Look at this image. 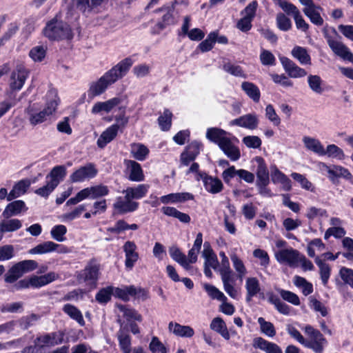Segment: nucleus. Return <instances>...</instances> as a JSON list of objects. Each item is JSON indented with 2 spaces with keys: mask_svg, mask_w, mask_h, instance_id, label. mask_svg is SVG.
<instances>
[{
  "mask_svg": "<svg viewBox=\"0 0 353 353\" xmlns=\"http://www.w3.org/2000/svg\"><path fill=\"white\" fill-rule=\"evenodd\" d=\"M22 276L19 268L14 264L4 275V281L8 283H13Z\"/></svg>",
  "mask_w": 353,
  "mask_h": 353,
  "instance_id": "obj_57",
  "label": "nucleus"
},
{
  "mask_svg": "<svg viewBox=\"0 0 353 353\" xmlns=\"http://www.w3.org/2000/svg\"><path fill=\"white\" fill-rule=\"evenodd\" d=\"M316 264L319 268V274L323 285H327L331 274V268L330 265L323 261L320 256L315 257Z\"/></svg>",
  "mask_w": 353,
  "mask_h": 353,
  "instance_id": "obj_36",
  "label": "nucleus"
},
{
  "mask_svg": "<svg viewBox=\"0 0 353 353\" xmlns=\"http://www.w3.org/2000/svg\"><path fill=\"white\" fill-rule=\"evenodd\" d=\"M172 117L173 114L172 112L169 109L165 108L163 114L158 117V123L162 131H168L170 130Z\"/></svg>",
  "mask_w": 353,
  "mask_h": 353,
  "instance_id": "obj_42",
  "label": "nucleus"
},
{
  "mask_svg": "<svg viewBox=\"0 0 353 353\" xmlns=\"http://www.w3.org/2000/svg\"><path fill=\"white\" fill-rule=\"evenodd\" d=\"M216 37L213 34L210 32L206 39L202 41L196 47V50H200L201 52H207L210 51L214 46Z\"/></svg>",
  "mask_w": 353,
  "mask_h": 353,
  "instance_id": "obj_53",
  "label": "nucleus"
},
{
  "mask_svg": "<svg viewBox=\"0 0 353 353\" xmlns=\"http://www.w3.org/2000/svg\"><path fill=\"white\" fill-rule=\"evenodd\" d=\"M42 32L51 41L72 40L74 37L70 25L58 19L57 15L46 23Z\"/></svg>",
  "mask_w": 353,
  "mask_h": 353,
  "instance_id": "obj_3",
  "label": "nucleus"
},
{
  "mask_svg": "<svg viewBox=\"0 0 353 353\" xmlns=\"http://www.w3.org/2000/svg\"><path fill=\"white\" fill-rule=\"evenodd\" d=\"M300 253L292 248L282 249L275 254L276 260L280 263L288 264L290 267H295L298 265Z\"/></svg>",
  "mask_w": 353,
  "mask_h": 353,
  "instance_id": "obj_11",
  "label": "nucleus"
},
{
  "mask_svg": "<svg viewBox=\"0 0 353 353\" xmlns=\"http://www.w3.org/2000/svg\"><path fill=\"white\" fill-rule=\"evenodd\" d=\"M310 88L317 94H322L323 89L321 87L322 79L319 75L310 74L307 77Z\"/></svg>",
  "mask_w": 353,
  "mask_h": 353,
  "instance_id": "obj_54",
  "label": "nucleus"
},
{
  "mask_svg": "<svg viewBox=\"0 0 353 353\" xmlns=\"http://www.w3.org/2000/svg\"><path fill=\"white\" fill-rule=\"evenodd\" d=\"M326 170L329 174V177L332 181H334L335 178L343 177L347 179L352 178L351 173L345 168L341 166H334L333 168L326 167Z\"/></svg>",
  "mask_w": 353,
  "mask_h": 353,
  "instance_id": "obj_43",
  "label": "nucleus"
},
{
  "mask_svg": "<svg viewBox=\"0 0 353 353\" xmlns=\"http://www.w3.org/2000/svg\"><path fill=\"white\" fill-rule=\"evenodd\" d=\"M65 333L63 331L53 332L37 336L35 343L41 349L50 347L61 344L64 340Z\"/></svg>",
  "mask_w": 353,
  "mask_h": 353,
  "instance_id": "obj_8",
  "label": "nucleus"
},
{
  "mask_svg": "<svg viewBox=\"0 0 353 353\" xmlns=\"http://www.w3.org/2000/svg\"><path fill=\"white\" fill-rule=\"evenodd\" d=\"M323 35L327 43L333 52L345 60H347L353 64V54L349 48L342 42L334 39V37L329 34L325 28L323 30Z\"/></svg>",
  "mask_w": 353,
  "mask_h": 353,
  "instance_id": "obj_6",
  "label": "nucleus"
},
{
  "mask_svg": "<svg viewBox=\"0 0 353 353\" xmlns=\"http://www.w3.org/2000/svg\"><path fill=\"white\" fill-rule=\"evenodd\" d=\"M231 124L250 130H254L258 126L259 120L255 114H247L232 120Z\"/></svg>",
  "mask_w": 353,
  "mask_h": 353,
  "instance_id": "obj_19",
  "label": "nucleus"
},
{
  "mask_svg": "<svg viewBox=\"0 0 353 353\" xmlns=\"http://www.w3.org/2000/svg\"><path fill=\"white\" fill-rule=\"evenodd\" d=\"M59 277V274L54 272L41 276H32L30 277V284L32 287L39 288L52 283Z\"/></svg>",
  "mask_w": 353,
  "mask_h": 353,
  "instance_id": "obj_21",
  "label": "nucleus"
},
{
  "mask_svg": "<svg viewBox=\"0 0 353 353\" xmlns=\"http://www.w3.org/2000/svg\"><path fill=\"white\" fill-rule=\"evenodd\" d=\"M29 75V70L22 64L16 66L15 70L11 74L10 88L12 90H20L23 86Z\"/></svg>",
  "mask_w": 353,
  "mask_h": 353,
  "instance_id": "obj_9",
  "label": "nucleus"
},
{
  "mask_svg": "<svg viewBox=\"0 0 353 353\" xmlns=\"http://www.w3.org/2000/svg\"><path fill=\"white\" fill-rule=\"evenodd\" d=\"M245 288L246 290L245 299L247 302L251 301L252 299L260 293L261 290L259 281L256 277L247 278Z\"/></svg>",
  "mask_w": 353,
  "mask_h": 353,
  "instance_id": "obj_25",
  "label": "nucleus"
},
{
  "mask_svg": "<svg viewBox=\"0 0 353 353\" xmlns=\"http://www.w3.org/2000/svg\"><path fill=\"white\" fill-rule=\"evenodd\" d=\"M169 253L171 258L179 263L185 270H189L190 265L188 264L187 256L176 246L170 247Z\"/></svg>",
  "mask_w": 353,
  "mask_h": 353,
  "instance_id": "obj_39",
  "label": "nucleus"
},
{
  "mask_svg": "<svg viewBox=\"0 0 353 353\" xmlns=\"http://www.w3.org/2000/svg\"><path fill=\"white\" fill-rule=\"evenodd\" d=\"M21 226V221L17 219L3 220L0 222V232L1 233L14 232Z\"/></svg>",
  "mask_w": 353,
  "mask_h": 353,
  "instance_id": "obj_40",
  "label": "nucleus"
},
{
  "mask_svg": "<svg viewBox=\"0 0 353 353\" xmlns=\"http://www.w3.org/2000/svg\"><path fill=\"white\" fill-rule=\"evenodd\" d=\"M27 114L29 117L30 123L32 125H37L47 121L50 117L43 110L37 112L33 108L27 109Z\"/></svg>",
  "mask_w": 353,
  "mask_h": 353,
  "instance_id": "obj_33",
  "label": "nucleus"
},
{
  "mask_svg": "<svg viewBox=\"0 0 353 353\" xmlns=\"http://www.w3.org/2000/svg\"><path fill=\"white\" fill-rule=\"evenodd\" d=\"M210 327L213 331L219 333L225 340L230 338V333L224 321L221 317H215L210 323Z\"/></svg>",
  "mask_w": 353,
  "mask_h": 353,
  "instance_id": "obj_31",
  "label": "nucleus"
},
{
  "mask_svg": "<svg viewBox=\"0 0 353 353\" xmlns=\"http://www.w3.org/2000/svg\"><path fill=\"white\" fill-rule=\"evenodd\" d=\"M100 274V265L94 260L90 261L83 270L77 274L79 283H86L88 285L94 286Z\"/></svg>",
  "mask_w": 353,
  "mask_h": 353,
  "instance_id": "obj_5",
  "label": "nucleus"
},
{
  "mask_svg": "<svg viewBox=\"0 0 353 353\" xmlns=\"http://www.w3.org/2000/svg\"><path fill=\"white\" fill-rule=\"evenodd\" d=\"M269 302L273 304L278 312L284 315H288L290 313V307L284 302L281 301L279 298L274 295H270Z\"/></svg>",
  "mask_w": 353,
  "mask_h": 353,
  "instance_id": "obj_48",
  "label": "nucleus"
},
{
  "mask_svg": "<svg viewBox=\"0 0 353 353\" xmlns=\"http://www.w3.org/2000/svg\"><path fill=\"white\" fill-rule=\"evenodd\" d=\"M56 246V243L53 241H44L29 250L28 253L30 254H45L54 252V247Z\"/></svg>",
  "mask_w": 353,
  "mask_h": 353,
  "instance_id": "obj_38",
  "label": "nucleus"
},
{
  "mask_svg": "<svg viewBox=\"0 0 353 353\" xmlns=\"http://www.w3.org/2000/svg\"><path fill=\"white\" fill-rule=\"evenodd\" d=\"M253 347L260 349L266 353H283L282 350L279 345L262 337H256L253 340Z\"/></svg>",
  "mask_w": 353,
  "mask_h": 353,
  "instance_id": "obj_20",
  "label": "nucleus"
},
{
  "mask_svg": "<svg viewBox=\"0 0 353 353\" xmlns=\"http://www.w3.org/2000/svg\"><path fill=\"white\" fill-rule=\"evenodd\" d=\"M255 159L256 163H258V167L256 169V184H264V183H270L269 172L267 170V167L264 163L263 158H261V157H257Z\"/></svg>",
  "mask_w": 353,
  "mask_h": 353,
  "instance_id": "obj_32",
  "label": "nucleus"
},
{
  "mask_svg": "<svg viewBox=\"0 0 353 353\" xmlns=\"http://www.w3.org/2000/svg\"><path fill=\"white\" fill-rule=\"evenodd\" d=\"M168 329L170 332L179 337L190 338L194 334V330L190 326L183 325L173 321L169 323Z\"/></svg>",
  "mask_w": 353,
  "mask_h": 353,
  "instance_id": "obj_18",
  "label": "nucleus"
},
{
  "mask_svg": "<svg viewBox=\"0 0 353 353\" xmlns=\"http://www.w3.org/2000/svg\"><path fill=\"white\" fill-rule=\"evenodd\" d=\"M303 142L305 147L312 152L318 154H321V153L323 152V146L318 139L305 137L303 138Z\"/></svg>",
  "mask_w": 353,
  "mask_h": 353,
  "instance_id": "obj_49",
  "label": "nucleus"
},
{
  "mask_svg": "<svg viewBox=\"0 0 353 353\" xmlns=\"http://www.w3.org/2000/svg\"><path fill=\"white\" fill-rule=\"evenodd\" d=\"M46 50L43 46L33 47L29 52V56L34 61L41 62L46 55Z\"/></svg>",
  "mask_w": 353,
  "mask_h": 353,
  "instance_id": "obj_58",
  "label": "nucleus"
},
{
  "mask_svg": "<svg viewBox=\"0 0 353 353\" xmlns=\"http://www.w3.org/2000/svg\"><path fill=\"white\" fill-rule=\"evenodd\" d=\"M112 295L125 301H129L130 296H134L142 300L147 299L146 292L134 285L124 286L123 288L112 287Z\"/></svg>",
  "mask_w": 353,
  "mask_h": 353,
  "instance_id": "obj_7",
  "label": "nucleus"
},
{
  "mask_svg": "<svg viewBox=\"0 0 353 353\" xmlns=\"http://www.w3.org/2000/svg\"><path fill=\"white\" fill-rule=\"evenodd\" d=\"M125 164L129 172V179L132 181H141L144 179V175L141 165L134 161L125 160Z\"/></svg>",
  "mask_w": 353,
  "mask_h": 353,
  "instance_id": "obj_23",
  "label": "nucleus"
},
{
  "mask_svg": "<svg viewBox=\"0 0 353 353\" xmlns=\"http://www.w3.org/2000/svg\"><path fill=\"white\" fill-rule=\"evenodd\" d=\"M206 139L217 145L224 154H241L237 146L239 139L225 130L217 128H208L205 133Z\"/></svg>",
  "mask_w": 353,
  "mask_h": 353,
  "instance_id": "obj_2",
  "label": "nucleus"
},
{
  "mask_svg": "<svg viewBox=\"0 0 353 353\" xmlns=\"http://www.w3.org/2000/svg\"><path fill=\"white\" fill-rule=\"evenodd\" d=\"M122 99L120 97H113L105 101H99L94 104L91 112L93 114H98L102 112L108 113L114 108L121 104Z\"/></svg>",
  "mask_w": 353,
  "mask_h": 353,
  "instance_id": "obj_14",
  "label": "nucleus"
},
{
  "mask_svg": "<svg viewBox=\"0 0 353 353\" xmlns=\"http://www.w3.org/2000/svg\"><path fill=\"white\" fill-rule=\"evenodd\" d=\"M203 182L205 190L212 194H217L223 189V183L218 178L205 175Z\"/></svg>",
  "mask_w": 353,
  "mask_h": 353,
  "instance_id": "obj_30",
  "label": "nucleus"
},
{
  "mask_svg": "<svg viewBox=\"0 0 353 353\" xmlns=\"http://www.w3.org/2000/svg\"><path fill=\"white\" fill-rule=\"evenodd\" d=\"M15 264L19 268L22 275L34 270L38 266L37 262L34 260H23Z\"/></svg>",
  "mask_w": 353,
  "mask_h": 353,
  "instance_id": "obj_63",
  "label": "nucleus"
},
{
  "mask_svg": "<svg viewBox=\"0 0 353 353\" xmlns=\"http://www.w3.org/2000/svg\"><path fill=\"white\" fill-rule=\"evenodd\" d=\"M28 208L22 200H17L8 204L5 208L1 216L4 219H9L12 216L19 214L23 212H26Z\"/></svg>",
  "mask_w": 353,
  "mask_h": 353,
  "instance_id": "obj_17",
  "label": "nucleus"
},
{
  "mask_svg": "<svg viewBox=\"0 0 353 353\" xmlns=\"http://www.w3.org/2000/svg\"><path fill=\"white\" fill-rule=\"evenodd\" d=\"M276 291L283 300L294 305H300L299 298L295 293L281 288L276 289Z\"/></svg>",
  "mask_w": 353,
  "mask_h": 353,
  "instance_id": "obj_60",
  "label": "nucleus"
},
{
  "mask_svg": "<svg viewBox=\"0 0 353 353\" xmlns=\"http://www.w3.org/2000/svg\"><path fill=\"white\" fill-rule=\"evenodd\" d=\"M257 321L260 325L261 332L263 334L268 337H273L276 335L274 326L271 322L266 321L263 317H259Z\"/></svg>",
  "mask_w": 353,
  "mask_h": 353,
  "instance_id": "obj_47",
  "label": "nucleus"
},
{
  "mask_svg": "<svg viewBox=\"0 0 353 353\" xmlns=\"http://www.w3.org/2000/svg\"><path fill=\"white\" fill-rule=\"evenodd\" d=\"M307 338L304 339L303 345L312 350L315 353H323L327 340L320 331L307 325L303 328Z\"/></svg>",
  "mask_w": 353,
  "mask_h": 353,
  "instance_id": "obj_4",
  "label": "nucleus"
},
{
  "mask_svg": "<svg viewBox=\"0 0 353 353\" xmlns=\"http://www.w3.org/2000/svg\"><path fill=\"white\" fill-rule=\"evenodd\" d=\"M119 130V124H112L108 127L101 135L97 141L98 145L103 147L112 141L117 135Z\"/></svg>",
  "mask_w": 353,
  "mask_h": 353,
  "instance_id": "obj_29",
  "label": "nucleus"
},
{
  "mask_svg": "<svg viewBox=\"0 0 353 353\" xmlns=\"http://www.w3.org/2000/svg\"><path fill=\"white\" fill-rule=\"evenodd\" d=\"M132 65V59L126 57L105 72L97 81L91 82L87 91L88 99L92 100L103 94L110 85L125 77Z\"/></svg>",
  "mask_w": 353,
  "mask_h": 353,
  "instance_id": "obj_1",
  "label": "nucleus"
},
{
  "mask_svg": "<svg viewBox=\"0 0 353 353\" xmlns=\"http://www.w3.org/2000/svg\"><path fill=\"white\" fill-rule=\"evenodd\" d=\"M46 97L47 100L43 110L48 113L49 116H51L57 111L58 105L60 103V99L55 90H49Z\"/></svg>",
  "mask_w": 353,
  "mask_h": 353,
  "instance_id": "obj_22",
  "label": "nucleus"
},
{
  "mask_svg": "<svg viewBox=\"0 0 353 353\" xmlns=\"http://www.w3.org/2000/svg\"><path fill=\"white\" fill-rule=\"evenodd\" d=\"M241 88L254 102L258 103L261 97V92L258 86L254 83L248 81H244L241 84Z\"/></svg>",
  "mask_w": 353,
  "mask_h": 353,
  "instance_id": "obj_37",
  "label": "nucleus"
},
{
  "mask_svg": "<svg viewBox=\"0 0 353 353\" xmlns=\"http://www.w3.org/2000/svg\"><path fill=\"white\" fill-rule=\"evenodd\" d=\"M85 210V205H79V206L75 208L72 212L62 214L61 216V219L63 222L72 221L79 218L80 215L82 214V212Z\"/></svg>",
  "mask_w": 353,
  "mask_h": 353,
  "instance_id": "obj_56",
  "label": "nucleus"
},
{
  "mask_svg": "<svg viewBox=\"0 0 353 353\" xmlns=\"http://www.w3.org/2000/svg\"><path fill=\"white\" fill-rule=\"evenodd\" d=\"M23 303L21 301L3 304L0 307L2 313H21L23 311Z\"/></svg>",
  "mask_w": 353,
  "mask_h": 353,
  "instance_id": "obj_51",
  "label": "nucleus"
},
{
  "mask_svg": "<svg viewBox=\"0 0 353 353\" xmlns=\"http://www.w3.org/2000/svg\"><path fill=\"white\" fill-rule=\"evenodd\" d=\"M125 253V266L131 270L139 259V253L137 252V247L134 242L131 241H126L123 245Z\"/></svg>",
  "mask_w": 353,
  "mask_h": 353,
  "instance_id": "obj_12",
  "label": "nucleus"
},
{
  "mask_svg": "<svg viewBox=\"0 0 353 353\" xmlns=\"http://www.w3.org/2000/svg\"><path fill=\"white\" fill-rule=\"evenodd\" d=\"M316 9L317 8L303 9V12L313 24L321 26L323 24L324 21Z\"/></svg>",
  "mask_w": 353,
  "mask_h": 353,
  "instance_id": "obj_59",
  "label": "nucleus"
},
{
  "mask_svg": "<svg viewBox=\"0 0 353 353\" xmlns=\"http://www.w3.org/2000/svg\"><path fill=\"white\" fill-rule=\"evenodd\" d=\"M139 207V203L132 201L127 194L124 196H118L113 204L114 210L121 214L132 212Z\"/></svg>",
  "mask_w": 353,
  "mask_h": 353,
  "instance_id": "obj_10",
  "label": "nucleus"
},
{
  "mask_svg": "<svg viewBox=\"0 0 353 353\" xmlns=\"http://www.w3.org/2000/svg\"><path fill=\"white\" fill-rule=\"evenodd\" d=\"M193 199L194 196L189 192L170 193L159 198L160 202L163 204H176Z\"/></svg>",
  "mask_w": 353,
  "mask_h": 353,
  "instance_id": "obj_16",
  "label": "nucleus"
},
{
  "mask_svg": "<svg viewBox=\"0 0 353 353\" xmlns=\"http://www.w3.org/2000/svg\"><path fill=\"white\" fill-rule=\"evenodd\" d=\"M174 15L170 10H168L161 17L155 26L152 27L150 33L157 35L163 30L167 26L174 23Z\"/></svg>",
  "mask_w": 353,
  "mask_h": 353,
  "instance_id": "obj_24",
  "label": "nucleus"
},
{
  "mask_svg": "<svg viewBox=\"0 0 353 353\" xmlns=\"http://www.w3.org/2000/svg\"><path fill=\"white\" fill-rule=\"evenodd\" d=\"M161 212L165 215L174 217L184 223H188L191 220L190 216L188 214L181 212L173 207L164 206L161 208Z\"/></svg>",
  "mask_w": 353,
  "mask_h": 353,
  "instance_id": "obj_34",
  "label": "nucleus"
},
{
  "mask_svg": "<svg viewBox=\"0 0 353 353\" xmlns=\"http://www.w3.org/2000/svg\"><path fill=\"white\" fill-rule=\"evenodd\" d=\"M230 259L233 268L237 273L238 278L241 281L247 274V269L243 261L236 254H231Z\"/></svg>",
  "mask_w": 353,
  "mask_h": 353,
  "instance_id": "obj_44",
  "label": "nucleus"
},
{
  "mask_svg": "<svg viewBox=\"0 0 353 353\" xmlns=\"http://www.w3.org/2000/svg\"><path fill=\"white\" fill-rule=\"evenodd\" d=\"M97 174V170L90 163L77 170L70 178L73 183L82 182L86 179L94 178Z\"/></svg>",
  "mask_w": 353,
  "mask_h": 353,
  "instance_id": "obj_13",
  "label": "nucleus"
},
{
  "mask_svg": "<svg viewBox=\"0 0 353 353\" xmlns=\"http://www.w3.org/2000/svg\"><path fill=\"white\" fill-rule=\"evenodd\" d=\"M281 64L288 74L292 78H299L303 77L307 74V72L305 69L298 66L294 61L286 57L280 58Z\"/></svg>",
  "mask_w": 353,
  "mask_h": 353,
  "instance_id": "obj_15",
  "label": "nucleus"
},
{
  "mask_svg": "<svg viewBox=\"0 0 353 353\" xmlns=\"http://www.w3.org/2000/svg\"><path fill=\"white\" fill-rule=\"evenodd\" d=\"M63 311L68 314L72 319L76 321L80 325H85L81 312L74 305L71 304H65L63 307Z\"/></svg>",
  "mask_w": 353,
  "mask_h": 353,
  "instance_id": "obj_35",
  "label": "nucleus"
},
{
  "mask_svg": "<svg viewBox=\"0 0 353 353\" xmlns=\"http://www.w3.org/2000/svg\"><path fill=\"white\" fill-rule=\"evenodd\" d=\"M67 228L63 225H57L52 227L50 230V235L53 239L58 242H63L65 240Z\"/></svg>",
  "mask_w": 353,
  "mask_h": 353,
  "instance_id": "obj_52",
  "label": "nucleus"
},
{
  "mask_svg": "<svg viewBox=\"0 0 353 353\" xmlns=\"http://www.w3.org/2000/svg\"><path fill=\"white\" fill-rule=\"evenodd\" d=\"M292 56L297 59L301 64H310L311 58L305 48L300 46L294 47L292 50Z\"/></svg>",
  "mask_w": 353,
  "mask_h": 353,
  "instance_id": "obj_45",
  "label": "nucleus"
},
{
  "mask_svg": "<svg viewBox=\"0 0 353 353\" xmlns=\"http://www.w3.org/2000/svg\"><path fill=\"white\" fill-rule=\"evenodd\" d=\"M117 339L120 350L123 353H130L132 349V338L130 335L125 330L123 327H121L117 332Z\"/></svg>",
  "mask_w": 353,
  "mask_h": 353,
  "instance_id": "obj_27",
  "label": "nucleus"
},
{
  "mask_svg": "<svg viewBox=\"0 0 353 353\" xmlns=\"http://www.w3.org/2000/svg\"><path fill=\"white\" fill-rule=\"evenodd\" d=\"M118 308L128 321L134 320L138 322L142 321V316L134 309L127 307L123 305H118Z\"/></svg>",
  "mask_w": 353,
  "mask_h": 353,
  "instance_id": "obj_46",
  "label": "nucleus"
},
{
  "mask_svg": "<svg viewBox=\"0 0 353 353\" xmlns=\"http://www.w3.org/2000/svg\"><path fill=\"white\" fill-rule=\"evenodd\" d=\"M32 184L30 179H25L17 182L8 195L7 200L12 201L18 198L26 192V190Z\"/></svg>",
  "mask_w": 353,
  "mask_h": 353,
  "instance_id": "obj_26",
  "label": "nucleus"
},
{
  "mask_svg": "<svg viewBox=\"0 0 353 353\" xmlns=\"http://www.w3.org/2000/svg\"><path fill=\"white\" fill-rule=\"evenodd\" d=\"M66 175V170L63 165L55 166L50 173L47 176L46 179L50 178V182H54L57 187L59 183L63 180Z\"/></svg>",
  "mask_w": 353,
  "mask_h": 353,
  "instance_id": "obj_41",
  "label": "nucleus"
},
{
  "mask_svg": "<svg viewBox=\"0 0 353 353\" xmlns=\"http://www.w3.org/2000/svg\"><path fill=\"white\" fill-rule=\"evenodd\" d=\"M149 350L152 353H167L165 346L161 342L157 336H153L149 344Z\"/></svg>",
  "mask_w": 353,
  "mask_h": 353,
  "instance_id": "obj_64",
  "label": "nucleus"
},
{
  "mask_svg": "<svg viewBox=\"0 0 353 353\" xmlns=\"http://www.w3.org/2000/svg\"><path fill=\"white\" fill-rule=\"evenodd\" d=\"M112 295V286L101 289L96 294L95 299L99 303H108Z\"/></svg>",
  "mask_w": 353,
  "mask_h": 353,
  "instance_id": "obj_61",
  "label": "nucleus"
},
{
  "mask_svg": "<svg viewBox=\"0 0 353 353\" xmlns=\"http://www.w3.org/2000/svg\"><path fill=\"white\" fill-rule=\"evenodd\" d=\"M203 288L208 293V296L212 299H216L219 301L227 299L225 294L214 285L205 283L203 285Z\"/></svg>",
  "mask_w": 353,
  "mask_h": 353,
  "instance_id": "obj_50",
  "label": "nucleus"
},
{
  "mask_svg": "<svg viewBox=\"0 0 353 353\" xmlns=\"http://www.w3.org/2000/svg\"><path fill=\"white\" fill-rule=\"evenodd\" d=\"M203 144L199 141H192L185 148L181 154H199L203 150Z\"/></svg>",
  "mask_w": 353,
  "mask_h": 353,
  "instance_id": "obj_55",
  "label": "nucleus"
},
{
  "mask_svg": "<svg viewBox=\"0 0 353 353\" xmlns=\"http://www.w3.org/2000/svg\"><path fill=\"white\" fill-rule=\"evenodd\" d=\"M15 264L19 268L22 275L34 270L38 266L37 262L34 260H23Z\"/></svg>",
  "mask_w": 353,
  "mask_h": 353,
  "instance_id": "obj_62",
  "label": "nucleus"
},
{
  "mask_svg": "<svg viewBox=\"0 0 353 353\" xmlns=\"http://www.w3.org/2000/svg\"><path fill=\"white\" fill-rule=\"evenodd\" d=\"M149 189V185L146 184H139L136 187H129L123 191L124 194H127L132 201L133 199H139L144 197Z\"/></svg>",
  "mask_w": 353,
  "mask_h": 353,
  "instance_id": "obj_28",
  "label": "nucleus"
}]
</instances>
